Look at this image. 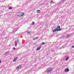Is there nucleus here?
Returning a JSON list of instances; mask_svg holds the SVG:
<instances>
[{
  "label": "nucleus",
  "instance_id": "obj_1",
  "mask_svg": "<svg viewBox=\"0 0 74 74\" xmlns=\"http://www.w3.org/2000/svg\"><path fill=\"white\" fill-rule=\"evenodd\" d=\"M23 15H24V13L21 12H18L17 16H18V17H19L20 18L21 17L23 16Z\"/></svg>",
  "mask_w": 74,
  "mask_h": 74
},
{
  "label": "nucleus",
  "instance_id": "obj_2",
  "mask_svg": "<svg viewBox=\"0 0 74 74\" xmlns=\"http://www.w3.org/2000/svg\"><path fill=\"white\" fill-rule=\"evenodd\" d=\"M22 67V65H20L19 66H18L16 67V70H19L20 69H21Z\"/></svg>",
  "mask_w": 74,
  "mask_h": 74
},
{
  "label": "nucleus",
  "instance_id": "obj_3",
  "mask_svg": "<svg viewBox=\"0 0 74 74\" xmlns=\"http://www.w3.org/2000/svg\"><path fill=\"white\" fill-rule=\"evenodd\" d=\"M18 41L19 40H18V39H17V40L16 41H15V47H16V46H17V44L18 42Z\"/></svg>",
  "mask_w": 74,
  "mask_h": 74
},
{
  "label": "nucleus",
  "instance_id": "obj_4",
  "mask_svg": "<svg viewBox=\"0 0 74 74\" xmlns=\"http://www.w3.org/2000/svg\"><path fill=\"white\" fill-rule=\"evenodd\" d=\"M52 68H50L49 70H47V73H50V72L51 71H52Z\"/></svg>",
  "mask_w": 74,
  "mask_h": 74
},
{
  "label": "nucleus",
  "instance_id": "obj_5",
  "mask_svg": "<svg viewBox=\"0 0 74 74\" xmlns=\"http://www.w3.org/2000/svg\"><path fill=\"white\" fill-rule=\"evenodd\" d=\"M57 29V28H56L54 29H53V33H55V32H56V31H59V29Z\"/></svg>",
  "mask_w": 74,
  "mask_h": 74
},
{
  "label": "nucleus",
  "instance_id": "obj_6",
  "mask_svg": "<svg viewBox=\"0 0 74 74\" xmlns=\"http://www.w3.org/2000/svg\"><path fill=\"white\" fill-rule=\"evenodd\" d=\"M65 72H69V69L68 68H66L64 70Z\"/></svg>",
  "mask_w": 74,
  "mask_h": 74
},
{
  "label": "nucleus",
  "instance_id": "obj_7",
  "mask_svg": "<svg viewBox=\"0 0 74 74\" xmlns=\"http://www.w3.org/2000/svg\"><path fill=\"white\" fill-rule=\"evenodd\" d=\"M40 48H41V47L40 46H39L36 49V50L37 51H38V50H39V49H40Z\"/></svg>",
  "mask_w": 74,
  "mask_h": 74
},
{
  "label": "nucleus",
  "instance_id": "obj_8",
  "mask_svg": "<svg viewBox=\"0 0 74 74\" xmlns=\"http://www.w3.org/2000/svg\"><path fill=\"white\" fill-rule=\"evenodd\" d=\"M18 59V57H16L15 58L14 60H13V62H15L16 60Z\"/></svg>",
  "mask_w": 74,
  "mask_h": 74
},
{
  "label": "nucleus",
  "instance_id": "obj_9",
  "mask_svg": "<svg viewBox=\"0 0 74 74\" xmlns=\"http://www.w3.org/2000/svg\"><path fill=\"white\" fill-rule=\"evenodd\" d=\"M60 26H58V27L57 28H56V29H59L58 30H60Z\"/></svg>",
  "mask_w": 74,
  "mask_h": 74
},
{
  "label": "nucleus",
  "instance_id": "obj_10",
  "mask_svg": "<svg viewBox=\"0 0 74 74\" xmlns=\"http://www.w3.org/2000/svg\"><path fill=\"white\" fill-rule=\"evenodd\" d=\"M38 38V37H37L36 38H34V39L33 40H37V38Z\"/></svg>",
  "mask_w": 74,
  "mask_h": 74
},
{
  "label": "nucleus",
  "instance_id": "obj_11",
  "mask_svg": "<svg viewBox=\"0 0 74 74\" xmlns=\"http://www.w3.org/2000/svg\"><path fill=\"white\" fill-rule=\"evenodd\" d=\"M9 10H12V7L10 6L9 8Z\"/></svg>",
  "mask_w": 74,
  "mask_h": 74
},
{
  "label": "nucleus",
  "instance_id": "obj_12",
  "mask_svg": "<svg viewBox=\"0 0 74 74\" xmlns=\"http://www.w3.org/2000/svg\"><path fill=\"white\" fill-rule=\"evenodd\" d=\"M70 36V35L69 34L68 35L66 36V38H69V37Z\"/></svg>",
  "mask_w": 74,
  "mask_h": 74
},
{
  "label": "nucleus",
  "instance_id": "obj_13",
  "mask_svg": "<svg viewBox=\"0 0 74 74\" xmlns=\"http://www.w3.org/2000/svg\"><path fill=\"white\" fill-rule=\"evenodd\" d=\"M69 59V57H67L66 58V60H68Z\"/></svg>",
  "mask_w": 74,
  "mask_h": 74
},
{
  "label": "nucleus",
  "instance_id": "obj_14",
  "mask_svg": "<svg viewBox=\"0 0 74 74\" xmlns=\"http://www.w3.org/2000/svg\"><path fill=\"white\" fill-rule=\"evenodd\" d=\"M36 12H40V10H37L36 11Z\"/></svg>",
  "mask_w": 74,
  "mask_h": 74
},
{
  "label": "nucleus",
  "instance_id": "obj_15",
  "mask_svg": "<svg viewBox=\"0 0 74 74\" xmlns=\"http://www.w3.org/2000/svg\"><path fill=\"white\" fill-rule=\"evenodd\" d=\"M50 3L51 4H53V2L52 1H51Z\"/></svg>",
  "mask_w": 74,
  "mask_h": 74
},
{
  "label": "nucleus",
  "instance_id": "obj_16",
  "mask_svg": "<svg viewBox=\"0 0 74 74\" xmlns=\"http://www.w3.org/2000/svg\"><path fill=\"white\" fill-rule=\"evenodd\" d=\"M31 25H34V22H33L31 24Z\"/></svg>",
  "mask_w": 74,
  "mask_h": 74
},
{
  "label": "nucleus",
  "instance_id": "obj_17",
  "mask_svg": "<svg viewBox=\"0 0 74 74\" xmlns=\"http://www.w3.org/2000/svg\"><path fill=\"white\" fill-rule=\"evenodd\" d=\"M27 34H30V32H28Z\"/></svg>",
  "mask_w": 74,
  "mask_h": 74
},
{
  "label": "nucleus",
  "instance_id": "obj_18",
  "mask_svg": "<svg viewBox=\"0 0 74 74\" xmlns=\"http://www.w3.org/2000/svg\"><path fill=\"white\" fill-rule=\"evenodd\" d=\"M45 44V42H43L42 43V45H44V44Z\"/></svg>",
  "mask_w": 74,
  "mask_h": 74
},
{
  "label": "nucleus",
  "instance_id": "obj_19",
  "mask_svg": "<svg viewBox=\"0 0 74 74\" xmlns=\"http://www.w3.org/2000/svg\"><path fill=\"white\" fill-rule=\"evenodd\" d=\"M16 48L15 47L13 48V50H15Z\"/></svg>",
  "mask_w": 74,
  "mask_h": 74
},
{
  "label": "nucleus",
  "instance_id": "obj_20",
  "mask_svg": "<svg viewBox=\"0 0 74 74\" xmlns=\"http://www.w3.org/2000/svg\"><path fill=\"white\" fill-rule=\"evenodd\" d=\"M72 48H74V46H72Z\"/></svg>",
  "mask_w": 74,
  "mask_h": 74
},
{
  "label": "nucleus",
  "instance_id": "obj_21",
  "mask_svg": "<svg viewBox=\"0 0 74 74\" xmlns=\"http://www.w3.org/2000/svg\"><path fill=\"white\" fill-rule=\"evenodd\" d=\"M59 31H60V30H62V29H60L59 30Z\"/></svg>",
  "mask_w": 74,
  "mask_h": 74
},
{
  "label": "nucleus",
  "instance_id": "obj_22",
  "mask_svg": "<svg viewBox=\"0 0 74 74\" xmlns=\"http://www.w3.org/2000/svg\"><path fill=\"white\" fill-rule=\"evenodd\" d=\"M1 63V61L0 60V64Z\"/></svg>",
  "mask_w": 74,
  "mask_h": 74
},
{
  "label": "nucleus",
  "instance_id": "obj_23",
  "mask_svg": "<svg viewBox=\"0 0 74 74\" xmlns=\"http://www.w3.org/2000/svg\"><path fill=\"white\" fill-rule=\"evenodd\" d=\"M30 34H31H31H30Z\"/></svg>",
  "mask_w": 74,
  "mask_h": 74
}]
</instances>
